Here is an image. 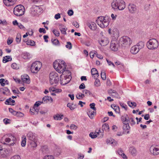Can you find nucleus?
Instances as JSON below:
<instances>
[{"label": "nucleus", "instance_id": "7ed1b4c3", "mask_svg": "<svg viewBox=\"0 0 159 159\" xmlns=\"http://www.w3.org/2000/svg\"><path fill=\"white\" fill-rule=\"evenodd\" d=\"M25 9L24 6L20 4L16 6L13 9V13L15 15L17 16H21L25 12Z\"/></svg>", "mask_w": 159, "mask_h": 159}, {"label": "nucleus", "instance_id": "4be33fe9", "mask_svg": "<svg viewBox=\"0 0 159 159\" xmlns=\"http://www.w3.org/2000/svg\"><path fill=\"white\" fill-rule=\"evenodd\" d=\"M0 92H2L4 94L7 95L9 93L10 91L7 88L4 87L0 89Z\"/></svg>", "mask_w": 159, "mask_h": 159}, {"label": "nucleus", "instance_id": "6e6d98bb", "mask_svg": "<svg viewBox=\"0 0 159 159\" xmlns=\"http://www.w3.org/2000/svg\"><path fill=\"white\" fill-rule=\"evenodd\" d=\"M95 103H92L90 104L89 106H90V108L91 109H93L94 111H95L96 110V108L95 107Z\"/></svg>", "mask_w": 159, "mask_h": 159}, {"label": "nucleus", "instance_id": "4c0bfd02", "mask_svg": "<svg viewBox=\"0 0 159 159\" xmlns=\"http://www.w3.org/2000/svg\"><path fill=\"white\" fill-rule=\"evenodd\" d=\"M136 45L138 46V48L140 49L143 47L144 46V43L142 41H140Z\"/></svg>", "mask_w": 159, "mask_h": 159}, {"label": "nucleus", "instance_id": "7c9ffc66", "mask_svg": "<svg viewBox=\"0 0 159 159\" xmlns=\"http://www.w3.org/2000/svg\"><path fill=\"white\" fill-rule=\"evenodd\" d=\"M84 96L85 95L84 94L82 93H78L76 96V97L79 100L82 99Z\"/></svg>", "mask_w": 159, "mask_h": 159}, {"label": "nucleus", "instance_id": "680f3d73", "mask_svg": "<svg viewBox=\"0 0 159 159\" xmlns=\"http://www.w3.org/2000/svg\"><path fill=\"white\" fill-rule=\"evenodd\" d=\"M72 25L77 28H78L79 27V24L76 21L73 22L72 23Z\"/></svg>", "mask_w": 159, "mask_h": 159}, {"label": "nucleus", "instance_id": "5701e85b", "mask_svg": "<svg viewBox=\"0 0 159 159\" xmlns=\"http://www.w3.org/2000/svg\"><path fill=\"white\" fill-rule=\"evenodd\" d=\"M91 73L92 75L95 76V77H98L99 76V74L98 73L97 70L94 68H92L91 70Z\"/></svg>", "mask_w": 159, "mask_h": 159}, {"label": "nucleus", "instance_id": "774afa93", "mask_svg": "<svg viewBox=\"0 0 159 159\" xmlns=\"http://www.w3.org/2000/svg\"><path fill=\"white\" fill-rule=\"evenodd\" d=\"M111 143L113 145V146H115L116 145V142L114 139H111Z\"/></svg>", "mask_w": 159, "mask_h": 159}, {"label": "nucleus", "instance_id": "6e6552de", "mask_svg": "<svg viewBox=\"0 0 159 159\" xmlns=\"http://www.w3.org/2000/svg\"><path fill=\"white\" fill-rule=\"evenodd\" d=\"M64 78H63L62 75L60 76V80L61 82V84L62 85H65L70 82L71 78L70 77L64 76Z\"/></svg>", "mask_w": 159, "mask_h": 159}, {"label": "nucleus", "instance_id": "dca6fc26", "mask_svg": "<svg viewBox=\"0 0 159 159\" xmlns=\"http://www.w3.org/2000/svg\"><path fill=\"white\" fill-rule=\"evenodd\" d=\"M121 119L123 123L126 122L127 123L129 122V118L128 115L126 114H124V115L121 116Z\"/></svg>", "mask_w": 159, "mask_h": 159}, {"label": "nucleus", "instance_id": "052dcab7", "mask_svg": "<svg viewBox=\"0 0 159 159\" xmlns=\"http://www.w3.org/2000/svg\"><path fill=\"white\" fill-rule=\"evenodd\" d=\"M39 31L40 33H43L44 34H45L46 33V31L45 29L43 28H40Z\"/></svg>", "mask_w": 159, "mask_h": 159}, {"label": "nucleus", "instance_id": "a18cd8bd", "mask_svg": "<svg viewBox=\"0 0 159 159\" xmlns=\"http://www.w3.org/2000/svg\"><path fill=\"white\" fill-rule=\"evenodd\" d=\"M89 136L92 139H94L97 137V135L95 133L91 132L89 134Z\"/></svg>", "mask_w": 159, "mask_h": 159}, {"label": "nucleus", "instance_id": "603ef678", "mask_svg": "<svg viewBox=\"0 0 159 159\" xmlns=\"http://www.w3.org/2000/svg\"><path fill=\"white\" fill-rule=\"evenodd\" d=\"M120 104L121 107L125 109L126 111L127 110V106L126 104H124L123 103L121 102H120Z\"/></svg>", "mask_w": 159, "mask_h": 159}, {"label": "nucleus", "instance_id": "338daca9", "mask_svg": "<svg viewBox=\"0 0 159 159\" xmlns=\"http://www.w3.org/2000/svg\"><path fill=\"white\" fill-rule=\"evenodd\" d=\"M85 88V86L84 83H82L80 86L79 88L80 89H84Z\"/></svg>", "mask_w": 159, "mask_h": 159}, {"label": "nucleus", "instance_id": "8fccbe9b", "mask_svg": "<svg viewBox=\"0 0 159 159\" xmlns=\"http://www.w3.org/2000/svg\"><path fill=\"white\" fill-rule=\"evenodd\" d=\"M101 77L103 80H105L106 79V73L105 72H102L101 74Z\"/></svg>", "mask_w": 159, "mask_h": 159}, {"label": "nucleus", "instance_id": "e433bc0d", "mask_svg": "<svg viewBox=\"0 0 159 159\" xmlns=\"http://www.w3.org/2000/svg\"><path fill=\"white\" fill-rule=\"evenodd\" d=\"M51 41L53 44L55 45H59V42L57 39H52L51 40Z\"/></svg>", "mask_w": 159, "mask_h": 159}, {"label": "nucleus", "instance_id": "0eeeda50", "mask_svg": "<svg viewBox=\"0 0 159 159\" xmlns=\"http://www.w3.org/2000/svg\"><path fill=\"white\" fill-rule=\"evenodd\" d=\"M41 63L39 61H36L33 62L31 67L30 70L33 73H36L40 69Z\"/></svg>", "mask_w": 159, "mask_h": 159}, {"label": "nucleus", "instance_id": "423d86ee", "mask_svg": "<svg viewBox=\"0 0 159 159\" xmlns=\"http://www.w3.org/2000/svg\"><path fill=\"white\" fill-rule=\"evenodd\" d=\"M59 77L57 73L52 72L49 74L50 82L51 84L57 83L59 81Z\"/></svg>", "mask_w": 159, "mask_h": 159}, {"label": "nucleus", "instance_id": "79ce46f5", "mask_svg": "<svg viewBox=\"0 0 159 159\" xmlns=\"http://www.w3.org/2000/svg\"><path fill=\"white\" fill-rule=\"evenodd\" d=\"M11 139L12 140V141L13 142H11V143H10L9 144H8L9 145V146H13L14 144H15V142H16V138L14 137L13 136H11Z\"/></svg>", "mask_w": 159, "mask_h": 159}, {"label": "nucleus", "instance_id": "20e7f679", "mask_svg": "<svg viewBox=\"0 0 159 159\" xmlns=\"http://www.w3.org/2000/svg\"><path fill=\"white\" fill-rule=\"evenodd\" d=\"M148 48L151 50L156 49L158 46V42L155 39H152L149 40L147 43Z\"/></svg>", "mask_w": 159, "mask_h": 159}, {"label": "nucleus", "instance_id": "f03ea898", "mask_svg": "<svg viewBox=\"0 0 159 159\" xmlns=\"http://www.w3.org/2000/svg\"><path fill=\"white\" fill-rule=\"evenodd\" d=\"M111 6L115 10H122L125 8V4L123 0H115L111 3Z\"/></svg>", "mask_w": 159, "mask_h": 159}, {"label": "nucleus", "instance_id": "6ab92c4d", "mask_svg": "<svg viewBox=\"0 0 159 159\" xmlns=\"http://www.w3.org/2000/svg\"><path fill=\"white\" fill-rule=\"evenodd\" d=\"M59 28L62 34L65 35L66 34V31L67 30V28H66L65 26L61 24H59Z\"/></svg>", "mask_w": 159, "mask_h": 159}, {"label": "nucleus", "instance_id": "58836bf2", "mask_svg": "<svg viewBox=\"0 0 159 159\" xmlns=\"http://www.w3.org/2000/svg\"><path fill=\"white\" fill-rule=\"evenodd\" d=\"M21 39V36L20 33H18L17 34L16 38V42L17 43H19L20 42Z\"/></svg>", "mask_w": 159, "mask_h": 159}, {"label": "nucleus", "instance_id": "bb28decb", "mask_svg": "<svg viewBox=\"0 0 159 159\" xmlns=\"http://www.w3.org/2000/svg\"><path fill=\"white\" fill-rule=\"evenodd\" d=\"M12 58L11 57L9 56H7L4 57L2 60L3 62L5 63L11 60Z\"/></svg>", "mask_w": 159, "mask_h": 159}, {"label": "nucleus", "instance_id": "5fc2aeb1", "mask_svg": "<svg viewBox=\"0 0 159 159\" xmlns=\"http://www.w3.org/2000/svg\"><path fill=\"white\" fill-rule=\"evenodd\" d=\"M43 159H54V158L52 155H47L44 157Z\"/></svg>", "mask_w": 159, "mask_h": 159}, {"label": "nucleus", "instance_id": "a878e982", "mask_svg": "<svg viewBox=\"0 0 159 159\" xmlns=\"http://www.w3.org/2000/svg\"><path fill=\"white\" fill-rule=\"evenodd\" d=\"M11 102L12 103H14L15 102V101L14 100L12 99L11 98H10L6 100L5 103L6 105H10L12 106H13L15 105L13 103H9Z\"/></svg>", "mask_w": 159, "mask_h": 159}, {"label": "nucleus", "instance_id": "473e14b6", "mask_svg": "<svg viewBox=\"0 0 159 159\" xmlns=\"http://www.w3.org/2000/svg\"><path fill=\"white\" fill-rule=\"evenodd\" d=\"M36 140L31 141L30 142V145L31 147L33 148H35L37 147V144H36Z\"/></svg>", "mask_w": 159, "mask_h": 159}, {"label": "nucleus", "instance_id": "09e8293b", "mask_svg": "<svg viewBox=\"0 0 159 159\" xmlns=\"http://www.w3.org/2000/svg\"><path fill=\"white\" fill-rule=\"evenodd\" d=\"M67 44L66 45V47L67 48H68L69 49H70L72 47V45L71 43L70 42H67Z\"/></svg>", "mask_w": 159, "mask_h": 159}, {"label": "nucleus", "instance_id": "f3484780", "mask_svg": "<svg viewBox=\"0 0 159 159\" xmlns=\"http://www.w3.org/2000/svg\"><path fill=\"white\" fill-rule=\"evenodd\" d=\"M16 0H3L4 4L7 6H11L15 3Z\"/></svg>", "mask_w": 159, "mask_h": 159}, {"label": "nucleus", "instance_id": "f8f14e48", "mask_svg": "<svg viewBox=\"0 0 159 159\" xmlns=\"http://www.w3.org/2000/svg\"><path fill=\"white\" fill-rule=\"evenodd\" d=\"M128 8L129 12L131 13H134L137 10L136 6L133 4H129L128 6Z\"/></svg>", "mask_w": 159, "mask_h": 159}, {"label": "nucleus", "instance_id": "3c124183", "mask_svg": "<svg viewBox=\"0 0 159 159\" xmlns=\"http://www.w3.org/2000/svg\"><path fill=\"white\" fill-rule=\"evenodd\" d=\"M52 32L54 34L57 36H59L60 35V33L59 31L56 30L54 29L52 31Z\"/></svg>", "mask_w": 159, "mask_h": 159}, {"label": "nucleus", "instance_id": "c756f323", "mask_svg": "<svg viewBox=\"0 0 159 159\" xmlns=\"http://www.w3.org/2000/svg\"><path fill=\"white\" fill-rule=\"evenodd\" d=\"M67 106L68 107H69L71 110H73L76 107V105L74 104L73 103L71 104L70 103H68L67 104Z\"/></svg>", "mask_w": 159, "mask_h": 159}, {"label": "nucleus", "instance_id": "2eb2a0df", "mask_svg": "<svg viewBox=\"0 0 159 159\" xmlns=\"http://www.w3.org/2000/svg\"><path fill=\"white\" fill-rule=\"evenodd\" d=\"M98 42L102 46L106 45L109 42L107 38H104L98 40Z\"/></svg>", "mask_w": 159, "mask_h": 159}, {"label": "nucleus", "instance_id": "ddd939ff", "mask_svg": "<svg viewBox=\"0 0 159 159\" xmlns=\"http://www.w3.org/2000/svg\"><path fill=\"white\" fill-rule=\"evenodd\" d=\"M140 49L138 48V46L136 45L132 47L130 49V52L131 53L134 54H137L139 51Z\"/></svg>", "mask_w": 159, "mask_h": 159}, {"label": "nucleus", "instance_id": "69168bd1", "mask_svg": "<svg viewBox=\"0 0 159 159\" xmlns=\"http://www.w3.org/2000/svg\"><path fill=\"white\" fill-rule=\"evenodd\" d=\"M73 11L72 10H68L67 12L68 15L70 16H71L73 14Z\"/></svg>", "mask_w": 159, "mask_h": 159}, {"label": "nucleus", "instance_id": "e2e57ef3", "mask_svg": "<svg viewBox=\"0 0 159 159\" xmlns=\"http://www.w3.org/2000/svg\"><path fill=\"white\" fill-rule=\"evenodd\" d=\"M11 159H20V157L19 155H16L11 157Z\"/></svg>", "mask_w": 159, "mask_h": 159}, {"label": "nucleus", "instance_id": "9b49d317", "mask_svg": "<svg viewBox=\"0 0 159 159\" xmlns=\"http://www.w3.org/2000/svg\"><path fill=\"white\" fill-rule=\"evenodd\" d=\"M150 152L153 155H157L159 153V148L152 146L150 148Z\"/></svg>", "mask_w": 159, "mask_h": 159}, {"label": "nucleus", "instance_id": "2f4dec72", "mask_svg": "<svg viewBox=\"0 0 159 159\" xmlns=\"http://www.w3.org/2000/svg\"><path fill=\"white\" fill-rule=\"evenodd\" d=\"M96 111H92L91 110L87 112V114L89 117L91 119H92L93 117L94 113L96 114Z\"/></svg>", "mask_w": 159, "mask_h": 159}, {"label": "nucleus", "instance_id": "49530a36", "mask_svg": "<svg viewBox=\"0 0 159 159\" xmlns=\"http://www.w3.org/2000/svg\"><path fill=\"white\" fill-rule=\"evenodd\" d=\"M11 67L13 69H17L19 68L18 66L15 63H12L11 65Z\"/></svg>", "mask_w": 159, "mask_h": 159}, {"label": "nucleus", "instance_id": "a19ab883", "mask_svg": "<svg viewBox=\"0 0 159 159\" xmlns=\"http://www.w3.org/2000/svg\"><path fill=\"white\" fill-rule=\"evenodd\" d=\"M128 105L130 107H131L133 106L136 107L137 106L136 103L135 102H131L130 101H128L127 102Z\"/></svg>", "mask_w": 159, "mask_h": 159}, {"label": "nucleus", "instance_id": "1a4fd4ad", "mask_svg": "<svg viewBox=\"0 0 159 159\" xmlns=\"http://www.w3.org/2000/svg\"><path fill=\"white\" fill-rule=\"evenodd\" d=\"M129 123H124V125L123 127V133L124 134H128L129 133L130 127Z\"/></svg>", "mask_w": 159, "mask_h": 159}, {"label": "nucleus", "instance_id": "b1692460", "mask_svg": "<svg viewBox=\"0 0 159 159\" xmlns=\"http://www.w3.org/2000/svg\"><path fill=\"white\" fill-rule=\"evenodd\" d=\"M62 73V75H63L64 76H67V77H70V78H71V73L68 70H66V69L64 71L62 72L61 73Z\"/></svg>", "mask_w": 159, "mask_h": 159}, {"label": "nucleus", "instance_id": "393cba45", "mask_svg": "<svg viewBox=\"0 0 159 159\" xmlns=\"http://www.w3.org/2000/svg\"><path fill=\"white\" fill-rule=\"evenodd\" d=\"M106 19V17L101 16L98 17V19L96 20V22L99 25L100 22L102 23Z\"/></svg>", "mask_w": 159, "mask_h": 159}, {"label": "nucleus", "instance_id": "4468645a", "mask_svg": "<svg viewBox=\"0 0 159 159\" xmlns=\"http://www.w3.org/2000/svg\"><path fill=\"white\" fill-rule=\"evenodd\" d=\"M86 24L90 29L92 30H95L97 28L96 25V23L94 22H88Z\"/></svg>", "mask_w": 159, "mask_h": 159}, {"label": "nucleus", "instance_id": "39448f33", "mask_svg": "<svg viewBox=\"0 0 159 159\" xmlns=\"http://www.w3.org/2000/svg\"><path fill=\"white\" fill-rule=\"evenodd\" d=\"M132 43L131 39L127 36H124L121 38L119 42V44H121L123 47L129 46Z\"/></svg>", "mask_w": 159, "mask_h": 159}, {"label": "nucleus", "instance_id": "aec40b11", "mask_svg": "<svg viewBox=\"0 0 159 159\" xmlns=\"http://www.w3.org/2000/svg\"><path fill=\"white\" fill-rule=\"evenodd\" d=\"M101 23H99V26L102 28L107 27L109 24V21L107 19H106Z\"/></svg>", "mask_w": 159, "mask_h": 159}, {"label": "nucleus", "instance_id": "f257e3e1", "mask_svg": "<svg viewBox=\"0 0 159 159\" xmlns=\"http://www.w3.org/2000/svg\"><path fill=\"white\" fill-rule=\"evenodd\" d=\"M60 61L59 62L58 61H55L53 63V66L58 73H61L66 69V65L63 61Z\"/></svg>", "mask_w": 159, "mask_h": 159}, {"label": "nucleus", "instance_id": "0e129e2a", "mask_svg": "<svg viewBox=\"0 0 159 159\" xmlns=\"http://www.w3.org/2000/svg\"><path fill=\"white\" fill-rule=\"evenodd\" d=\"M5 81V80L4 79H0V83L2 86H4L5 85V83H3Z\"/></svg>", "mask_w": 159, "mask_h": 159}, {"label": "nucleus", "instance_id": "f704fd0d", "mask_svg": "<svg viewBox=\"0 0 159 159\" xmlns=\"http://www.w3.org/2000/svg\"><path fill=\"white\" fill-rule=\"evenodd\" d=\"M96 77L95 76H94V78L95 79V80L94 82V85L97 87H98L100 85V82L99 80L97 79Z\"/></svg>", "mask_w": 159, "mask_h": 159}, {"label": "nucleus", "instance_id": "864d4df0", "mask_svg": "<svg viewBox=\"0 0 159 159\" xmlns=\"http://www.w3.org/2000/svg\"><path fill=\"white\" fill-rule=\"evenodd\" d=\"M129 122H130V125L132 126L135 124V122L133 118L131 117L129 118Z\"/></svg>", "mask_w": 159, "mask_h": 159}, {"label": "nucleus", "instance_id": "c9c22d12", "mask_svg": "<svg viewBox=\"0 0 159 159\" xmlns=\"http://www.w3.org/2000/svg\"><path fill=\"white\" fill-rule=\"evenodd\" d=\"M83 93L84 94V95L88 96L92 94V93L89 90L86 89H84L82 90Z\"/></svg>", "mask_w": 159, "mask_h": 159}, {"label": "nucleus", "instance_id": "37998d69", "mask_svg": "<svg viewBox=\"0 0 159 159\" xmlns=\"http://www.w3.org/2000/svg\"><path fill=\"white\" fill-rule=\"evenodd\" d=\"M61 152V149L60 148H57L55 150V154L56 156H59Z\"/></svg>", "mask_w": 159, "mask_h": 159}, {"label": "nucleus", "instance_id": "c85d7f7f", "mask_svg": "<svg viewBox=\"0 0 159 159\" xmlns=\"http://www.w3.org/2000/svg\"><path fill=\"white\" fill-rule=\"evenodd\" d=\"M102 128L103 131L105 130V131H108L109 129V127L108 125L106 123H105L102 125Z\"/></svg>", "mask_w": 159, "mask_h": 159}, {"label": "nucleus", "instance_id": "ea45409f", "mask_svg": "<svg viewBox=\"0 0 159 159\" xmlns=\"http://www.w3.org/2000/svg\"><path fill=\"white\" fill-rule=\"evenodd\" d=\"M63 115H59L58 114L56 116H54V118L55 120H61L62 119V117H63Z\"/></svg>", "mask_w": 159, "mask_h": 159}, {"label": "nucleus", "instance_id": "bf43d9fd", "mask_svg": "<svg viewBox=\"0 0 159 159\" xmlns=\"http://www.w3.org/2000/svg\"><path fill=\"white\" fill-rule=\"evenodd\" d=\"M28 42H29V44L28 45L31 46H33L35 45V42L34 41L30 40H29Z\"/></svg>", "mask_w": 159, "mask_h": 159}, {"label": "nucleus", "instance_id": "412c9836", "mask_svg": "<svg viewBox=\"0 0 159 159\" xmlns=\"http://www.w3.org/2000/svg\"><path fill=\"white\" fill-rule=\"evenodd\" d=\"M27 137L31 141L36 140L35 137L32 132H29L27 134Z\"/></svg>", "mask_w": 159, "mask_h": 159}, {"label": "nucleus", "instance_id": "13d9d810", "mask_svg": "<svg viewBox=\"0 0 159 159\" xmlns=\"http://www.w3.org/2000/svg\"><path fill=\"white\" fill-rule=\"evenodd\" d=\"M43 103V102L41 101H37L34 104V107H36V106L37 107H38L41 104Z\"/></svg>", "mask_w": 159, "mask_h": 159}, {"label": "nucleus", "instance_id": "9d476101", "mask_svg": "<svg viewBox=\"0 0 159 159\" xmlns=\"http://www.w3.org/2000/svg\"><path fill=\"white\" fill-rule=\"evenodd\" d=\"M118 46L117 42H112L111 43L110 48L113 51H116L117 50Z\"/></svg>", "mask_w": 159, "mask_h": 159}, {"label": "nucleus", "instance_id": "c03bdc74", "mask_svg": "<svg viewBox=\"0 0 159 159\" xmlns=\"http://www.w3.org/2000/svg\"><path fill=\"white\" fill-rule=\"evenodd\" d=\"M26 138L25 137H22V139L21 142V145L22 147H24L26 145Z\"/></svg>", "mask_w": 159, "mask_h": 159}, {"label": "nucleus", "instance_id": "72a5a7b5", "mask_svg": "<svg viewBox=\"0 0 159 159\" xmlns=\"http://www.w3.org/2000/svg\"><path fill=\"white\" fill-rule=\"evenodd\" d=\"M6 149H4L2 151H0V156H1L2 157H5L7 154V151H6Z\"/></svg>", "mask_w": 159, "mask_h": 159}, {"label": "nucleus", "instance_id": "cd10ccee", "mask_svg": "<svg viewBox=\"0 0 159 159\" xmlns=\"http://www.w3.org/2000/svg\"><path fill=\"white\" fill-rule=\"evenodd\" d=\"M129 152L133 156H135L136 153V151L135 148L134 147H130Z\"/></svg>", "mask_w": 159, "mask_h": 159}, {"label": "nucleus", "instance_id": "a211bd4d", "mask_svg": "<svg viewBox=\"0 0 159 159\" xmlns=\"http://www.w3.org/2000/svg\"><path fill=\"white\" fill-rule=\"evenodd\" d=\"M21 80L24 82L29 84L30 83L29 76L27 75H24L21 76Z\"/></svg>", "mask_w": 159, "mask_h": 159}, {"label": "nucleus", "instance_id": "de8ad7c7", "mask_svg": "<svg viewBox=\"0 0 159 159\" xmlns=\"http://www.w3.org/2000/svg\"><path fill=\"white\" fill-rule=\"evenodd\" d=\"M113 109L116 113H120V109L119 106H116L115 107L113 108Z\"/></svg>", "mask_w": 159, "mask_h": 159}, {"label": "nucleus", "instance_id": "4d7b16f0", "mask_svg": "<svg viewBox=\"0 0 159 159\" xmlns=\"http://www.w3.org/2000/svg\"><path fill=\"white\" fill-rule=\"evenodd\" d=\"M112 93L113 94H115V95H111V96L116 98H118V94L117 93V92H116V91L114 90H113V91H112Z\"/></svg>", "mask_w": 159, "mask_h": 159}]
</instances>
